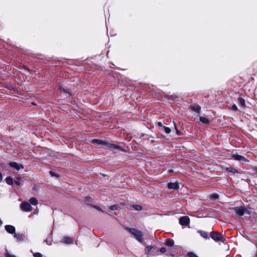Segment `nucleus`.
Listing matches in <instances>:
<instances>
[{"label": "nucleus", "instance_id": "38", "mask_svg": "<svg viewBox=\"0 0 257 257\" xmlns=\"http://www.w3.org/2000/svg\"><path fill=\"white\" fill-rule=\"evenodd\" d=\"M50 173L52 176H56L52 171H50Z\"/></svg>", "mask_w": 257, "mask_h": 257}, {"label": "nucleus", "instance_id": "9", "mask_svg": "<svg viewBox=\"0 0 257 257\" xmlns=\"http://www.w3.org/2000/svg\"><path fill=\"white\" fill-rule=\"evenodd\" d=\"M233 158L237 161H241L242 162H248L249 161L242 156L235 155L233 156Z\"/></svg>", "mask_w": 257, "mask_h": 257}, {"label": "nucleus", "instance_id": "7", "mask_svg": "<svg viewBox=\"0 0 257 257\" xmlns=\"http://www.w3.org/2000/svg\"><path fill=\"white\" fill-rule=\"evenodd\" d=\"M179 223L182 225H187L189 223V218L187 216L181 217L179 219Z\"/></svg>", "mask_w": 257, "mask_h": 257}, {"label": "nucleus", "instance_id": "39", "mask_svg": "<svg viewBox=\"0 0 257 257\" xmlns=\"http://www.w3.org/2000/svg\"><path fill=\"white\" fill-rule=\"evenodd\" d=\"M95 208L98 209V210H100V208L99 207H95Z\"/></svg>", "mask_w": 257, "mask_h": 257}, {"label": "nucleus", "instance_id": "10", "mask_svg": "<svg viewBox=\"0 0 257 257\" xmlns=\"http://www.w3.org/2000/svg\"><path fill=\"white\" fill-rule=\"evenodd\" d=\"M92 142L96 145H98V146H99V145H104V146H106L107 145V143L105 141H103L101 140H99V139H93L92 140Z\"/></svg>", "mask_w": 257, "mask_h": 257}, {"label": "nucleus", "instance_id": "11", "mask_svg": "<svg viewBox=\"0 0 257 257\" xmlns=\"http://www.w3.org/2000/svg\"><path fill=\"white\" fill-rule=\"evenodd\" d=\"M199 121L201 123L205 125L209 124L210 123L209 118L204 116H200Z\"/></svg>", "mask_w": 257, "mask_h": 257}, {"label": "nucleus", "instance_id": "29", "mask_svg": "<svg viewBox=\"0 0 257 257\" xmlns=\"http://www.w3.org/2000/svg\"><path fill=\"white\" fill-rule=\"evenodd\" d=\"M117 207L116 205H112L109 207V209L111 210H115L117 209Z\"/></svg>", "mask_w": 257, "mask_h": 257}, {"label": "nucleus", "instance_id": "8", "mask_svg": "<svg viewBox=\"0 0 257 257\" xmlns=\"http://www.w3.org/2000/svg\"><path fill=\"white\" fill-rule=\"evenodd\" d=\"M6 230L10 234H14L15 233V227L11 225H6L5 226Z\"/></svg>", "mask_w": 257, "mask_h": 257}, {"label": "nucleus", "instance_id": "3", "mask_svg": "<svg viewBox=\"0 0 257 257\" xmlns=\"http://www.w3.org/2000/svg\"><path fill=\"white\" fill-rule=\"evenodd\" d=\"M210 237L215 241L221 240L222 235L217 232H211L210 233Z\"/></svg>", "mask_w": 257, "mask_h": 257}, {"label": "nucleus", "instance_id": "41", "mask_svg": "<svg viewBox=\"0 0 257 257\" xmlns=\"http://www.w3.org/2000/svg\"><path fill=\"white\" fill-rule=\"evenodd\" d=\"M86 198L87 199H89V197H87Z\"/></svg>", "mask_w": 257, "mask_h": 257}, {"label": "nucleus", "instance_id": "36", "mask_svg": "<svg viewBox=\"0 0 257 257\" xmlns=\"http://www.w3.org/2000/svg\"><path fill=\"white\" fill-rule=\"evenodd\" d=\"M253 170L256 173H257V167H254L253 168Z\"/></svg>", "mask_w": 257, "mask_h": 257}, {"label": "nucleus", "instance_id": "34", "mask_svg": "<svg viewBox=\"0 0 257 257\" xmlns=\"http://www.w3.org/2000/svg\"><path fill=\"white\" fill-rule=\"evenodd\" d=\"M46 241H47V243L48 244H49V245L51 244V239L49 240V239L47 238Z\"/></svg>", "mask_w": 257, "mask_h": 257}, {"label": "nucleus", "instance_id": "25", "mask_svg": "<svg viewBox=\"0 0 257 257\" xmlns=\"http://www.w3.org/2000/svg\"><path fill=\"white\" fill-rule=\"evenodd\" d=\"M164 130H165V132L167 133V134H169L170 133L171 130L170 129V128L168 127H166V126H165L164 127Z\"/></svg>", "mask_w": 257, "mask_h": 257}, {"label": "nucleus", "instance_id": "23", "mask_svg": "<svg viewBox=\"0 0 257 257\" xmlns=\"http://www.w3.org/2000/svg\"><path fill=\"white\" fill-rule=\"evenodd\" d=\"M187 255L189 257H198L197 255L192 252H189L187 254Z\"/></svg>", "mask_w": 257, "mask_h": 257}, {"label": "nucleus", "instance_id": "13", "mask_svg": "<svg viewBox=\"0 0 257 257\" xmlns=\"http://www.w3.org/2000/svg\"><path fill=\"white\" fill-rule=\"evenodd\" d=\"M63 241L64 243L69 244H71L73 242V239L72 238L66 236L63 238Z\"/></svg>", "mask_w": 257, "mask_h": 257}, {"label": "nucleus", "instance_id": "24", "mask_svg": "<svg viewBox=\"0 0 257 257\" xmlns=\"http://www.w3.org/2000/svg\"><path fill=\"white\" fill-rule=\"evenodd\" d=\"M34 257H43V255L40 252H36L33 254Z\"/></svg>", "mask_w": 257, "mask_h": 257}, {"label": "nucleus", "instance_id": "32", "mask_svg": "<svg viewBox=\"0 0 257 257\" xmlns=\"http://www.w3.org/2000/svg\"><path fill=\"white\" fill-rule=\"evenodd\" d=\"M5 256L6 257H16V256H15L14 255L11 254L9 253H6V255H5Z\"/></svg>", "mask_w": 257, "mask_h": 257}, {"label": "nucleus", "instance_id": "19", "mask_svg": "<svg viewBox=\"0 0 257 257\" xmlns=\"http://www.w3.org/2000/svg\"><path fill=\"white\" fill-rule=\"evenodd\" d=\"M219 197V196L217 194L213 193L210 195V198L211 200H215L216 199H217Z\"/></svg>", "mask_w": 257, "mask_h": 257}, {"label": "nucleus", "instance_id": "37", "mask_svg": "<svg viewBox=\"0 0 257 257\" xmlns=\"http://www.w3.org/2000/svg\"><path fill=\"white\" fill-rule=\"evenodd\" d=\"M175 130L176 131V133L179 134V131H178V129L177 128V127H176L175 125Z\"/></svg>", "mask_w": 257, "mask_h": 257}, {"label": "nucleus", "instance_id": "26", "mask_svg": "<svg viewBox=\"0 0 257 257\" xmlns=\"http://www.w3.org/2000/svg\"><path fill=\"white\" fill-rule=\"evenodd\" d=\"M154 248V246H153L148 245L147 247V250L149 252H151L152 251V249Z\"/></svg>", "mask_w": 257, "mask_h": 257}, {"label": "nucleus", "instance_id": "20", "mask_svg": "<svg viewBox=\"0 0 257 257\" xmlns=\"http://www.w3.org/2000/svg\"><path fill=\"white\" fill-rule=\"evenodd\" d=\"M238 101H239V103L240 104V105L244 107L245 105L244 99L243 98H242V97H238Z\"/></svg>", "mask_w": 257, "mask_h": 257}, {"label": "nucleus", "instance_id": "12", "mask_svg": "<svg viewBox=\"0 0 257 257\" xmlns=\"http://www.w3.org/2000/svg\"><path fill=\"white\" fill-rule=\"evenodd\" d=\"M198 232L200 234L201 237L205 239H208V234L207 232L202 231V230H198Z\"/></svg>", "mask_w": 257, "mask_h": 257}, {"label": "nucleus", "instance_id": "2", "mask_svg": "<svg viewBox=\"0 0 257 257\" xmlns=\"http://www.w3.org/2000/svg\"><path fill=\"white\" fill-rule=\"evenodd\" d=\"M128 229L130 232L134 235L138 241L141 243L143 242L142 238L143 234L141 231L135 228H129Z\"/></svg>", "mask_w": 257, "mask_h": 257}, {"label": "nucleus", "instance_id": "30", "mask_svg": "<svg viewBox=\"0 0 257 257\" xmlns=\"http://www.w3.org/2000/svg\"><path fill=\"white\" fill-rule=\"evenodd\" d=\"M19 180V178H17V180L15 181V183L18 186H20L21 185V183Z\"/></svg>", "mask_w": 257, "mask_h": 257}, {"label": "nucleus", "instance_id": "17", "mask_svg": "<svg viewBox=\"0 0 257 257\" xmlns=\"http://www.w3.org/2000/svg\"><path fill=\"white\" fill-rule=\"evenodd\" d=\"M30 203L33 205H36L38 204V200L34 197L31 198L29 200Z\"/></svg>", "mask_w": 257, "mask_h": 257}, {"label": "nucleus", "instance_id": "33", "mask_svg": "<svg viewBox=\"0 0 257 257\" xmlns=\"http://www.w3.org/2000/svg\"><path fill=\"white\" fill-rule=\"evenodd\" d=\"M62 89H63V91L66 93H69L70 92V90L68 89H65L63 88Z\"/></svg>", "mask_w": 257, "mask_h": 257}, {"label": "nucleus", "instance_id": "14", "mask_svg": "<svg viewBox=\"0 0 257 257\" xmlns=\"http://www.w3.org/2000/svg\"><path fill=\"white\" fill-rule=\"evenodd\" d=\"M14 237L17 241H23L24 239V235L20 234H16L15 233Z\"/></svg>", "mask_w": 257, "mask_h": 257}, {"label": "nucleus", "instance_id": "16", "mask_svg": "<svg viewBox=\"0 0 257 257\" xmlns=\"http://www.w3.org/2000/svg\"><path fill=\"white\" fill-rule=\"evenodd\" d=\"M6 183L10 185H12L14 183L13 179L10 177H8L6 179Z\"/></svg>", "mask_w": 257, "mask_h": 257}, {"label": "nucleus", "instance_id": "5", "mask_svg": "<svg viewBox=\"0 0 257 257\" xmlns=\"http://www.w3.org/2000/svg\"><path fill=\"white\" fill-rule=\"evenodd\" d=\"M9 165L11 167L18 171L24 168V166L22 164L15 162H10Z\"/></svg>", "mask_w": 257, "mask_h": 257}, {"label": "nucleus", "instance_id": "4", "mask_svg": "<svg viewBox=\"0 0 257 257\" xmlns=\"http://www.w3.org/2000/svg\"><path fill=\"white\" fill-rule=\"evenodd\" d=\"M21 208L23 210L26 212H30L32 210L31 205L27 202H22L21 205Z\"/></svg>", "mask_w": 257, "mask_h": 257}, {"label": "nucleus", "instance_id": "18", "mask_svg": "<svg viewBox=\"0 0 257 257\" xmlns=\"http://www.w3.org/2000/svg\"><path fill=\"white\" fill-rule=\"evenodd\" d=\"M226 170L233 174L237 173L238 172L236 169L232 167L227 168Z\"/></svg>", "mask_w": 257, "mask_h": 257}, {"label": "nucleus", "instance_id": "1", "mask_svg": "<svg viewBox=\"0 0 257 257\" xmlns=\"http://www.w3.org/2000/svg\"><path fill=\"white\" fill-rule=\"evenodd\" d=\"M233 210L235 214L239 216L251 214L250 208H247L243 206L235 207L233 208Z\"/></svg>", "mask_w": 257, "mask_h": 257}, {"label": "nucleus", "instance_id": "40", "mask_svg": "<svg viewBox=\"0 0 257 257\" xmlns=\"http://www.w3.org/2000/svg\"><path fill=\"white\" fill-rule=\"evenodd\" d=\"M0 177H1V179H2V175L1 172H0Z\"/></svg>", "mask_w": 257, "mask_h": 257}, {"label": "nucleus", "instance_id": "21", "mask_svg": "<svg viewBox=\"0 0 257 257\" xmlns=\"http://www.w3.org/2000/svg\"><path fill=\"white\" fill-rule=\"evenodd\" d=\"M133 207L136 210H138V211H140V210H141L142 209V207L141 206L139 205H134L133 206Z\"/></svg>", "mask_w": 257, "mask_h": 257}, {"label": "nucleus", "instance_id": "28", "mask_svg": "<svg viewBox=\"0 0 257 257\" xmlns=\"http://www.w3.org/2000/svg\"><path fill=\"white\" fill-rule=\"evenodd\" d=\"M111 147L114 149H120V147L117 146L115 144H112L111 145Z\"/></svg>", "mask_w": 257, "mask_h": 257}, {"label": "nucleus", "instance_id": "22", "mask_svg": "<svg viewBox=\"0 0 257 257\" xmlns=\"http://www.w3.org/2000/svg\"><path fill=\"white\" fill-rule=\"evenodd\" d=\"M191 108L192 110L197 112H198L200 109V107L199 106H192Z\"/></svg>", "mask_w": 257, "mask_h": 257}, {"label": "nucleus", "instance_id": "31", "mask_svg": "<svg viewBox=\"0 0 257 257\" xmlns=\"http://www.w3.org/2000/svg\"><path fill=\"white\" fill-rule=\"evenodd\" d=\"M231 108L234 111H236L237 110V107L235 104H233Z\"/></svg>", "mask_w": 257, "mask_h": 257}, {"label": "nucleus", "instance_id": "15", "mask_svg": "<svg viewBox=\"0 0 257 257\" xmlns=\"http://www.w3.org/2000/svg\"><path fill=\"white\" fill-rule=\"evenodd\" d=\"M165 244L168 246L172 247L174 244L173 240L170 239H167L166 241Z\"/></svg>", "mask_w": 257, "mask_h": 257}, {"label": "nucleus", "instance_id": "35", "mask_svg": "<svg viewBox=\"0 0 257 257\" xmlns=\"http://www.w3.org/2000/svg\"><path fill=\"white\" fill-rule=\"evenodd\" d=\"M158 124L159 126H162L163 125L162 123L161 122H158Z\"/></svg>", "mask_w": 257, "mask_h": 257}, {"label": "nucleus", "instance_id": "27", "mask_svg": "<svg viewBox=\"0 0 257 257\" xmlns=\"http://www.w3.org/2000/svg\"><path fill=\"white\" fill-rule=\"evenodd\" d=\"M160 251L162 253H165L167 251V249L164 247H162L160 249Z\"/></svg>", "mask_w": 257, "mask_h": 257}, {"label": "nucleus", "instance_id": "6", "mask_svg": "<svg viewBox=\"0 0 257 257\" xmlns=\"http://www.w3.org/2000/svg\"><path fill=\"white\" fill-rule=\"evenodd\" d=\"M169 189L177 190L179 188V184L178 182H170L167 185Z\"/></svg>", "mask_w": 257, "mask_h": 257}]
</instances>
